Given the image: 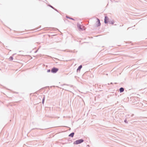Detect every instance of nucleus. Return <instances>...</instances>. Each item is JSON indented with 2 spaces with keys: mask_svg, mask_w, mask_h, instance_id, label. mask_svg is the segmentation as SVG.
<instances>
[{
  "mask_svg": "<svg viewBox=\"0 0 147 147\" xmlns=\"http://www.w3.org/2000/svg\"><path fill=\"white\" fill-rule=\"evenodd\" d=\"M84 142L83 140L82 139H80L77 140L76 141L74 142V144H80L81 143Z\"/></svg>",
  "mask_w": 147,
  "mask_h": 147,
  "instance_id": "1",
  "label": "nucleus"
},
{
  "mask_svg": "<svg viewBox=\"0 0 147 147\" xmlns=\"http://www.w3.org/2000/svg\"><path fill=\"white\" fill-rule=\"evenodd\" d=\"M58 70V68L54 67L51 69V71L53 73H56Z\"/></svg>",
  "mask_w": 147,
  "mask_h": 147,
  "instance_id": "2",
  "label": "nucleus"
},
{
  "mask_svg": "<svg viewBox=\"0 0 147 147\" xmlns=\"http://www.w3.org/2000/svg\"><path fill=\"white\" fill-rule=\"evenodd\" d=\"M97 21L96 22V26L97 27L99 26L100 25V21L99 19L97 18Z\"/></svg>",
  "mask_w": 147,
  "mask_h": 147,
  "instance_id": "3",
  "label": "nucleus"
},
{
  "mask_svg": "<svg viewBox=\"0 0 147 147\" xmlns=\"http://www.w3.org/2000/svg\"><path fill=\"white\" fill-rule=\"evenodd\" d=\"M78 27L80 29L83 30L85 29L84 27L81 25H78Z\"/></svg>",
  "mask_w": 147,
  "mask_h": 147,
  "instance_id": "4",
  "label": "nucleus"
},
{
  "mask_svg": "<svg viewBox=\"0 0 147 147\" xmlns=\"http://www.w3.org/2000/svg\"><path fill=\"white\" fill-rule=\"evenodd\" d=\"M109 20V18H108L107 16H105V23L106 24L107 23H108V20Z\"/></svg>",
  "mask_w": 147,
  "mask_h": 147,
  "instance_id": "5",
  "label": "nucleus"
},
{
  "mask_svg": "<svg viewBox=\"0 0 147 147\" xmlns=\"http://www.w3.org/2000/svg\"><path fill=\"white\" fill-rule=\"evenodd\" d=\"M124 90V89L123 88L121 87L119 89V91L120 92H123Z\"/></svg>",
  "mask_w": 147,
  "mask_h": 147,
  "instance_id": "6",
  "label": "nucleus"
},
{
  "mask_svg": "<svg viewBox=\"0 0 147 147\" xmlns=\"http://www.w3.org/2000/svg\"><path fill=\"white\" fill-rule=\"evenodd\" d=\"M82 67V65H80V66H79V67L77 69V71H80Z\"/></svg>",
  "mask_w": 147,
  "mask_h": 147,
  "instance_id": "7",
  "label": "nucleus"
},
{
  "mask_svg": "<svg viewBox=\"0 0 147 147\" xmlns=\"http://www.w3.org/2000/svg\"><path fill=\"white\" fill-rule=\"evenodd\" d=\"M74 133H72L69 135V137H73L74 136Z\"/></svg>",
  "mask_w": 147,
  "mask_h": 147,
  "instance_id": "8",
  "label": "nucleus"
},
{
  "mask_svg": "<svg viewBox=\"0 0 147 147\" xmlns=\"http://www.w3.org/2000/svg\"><path fill=\"white\" fill-rule=\"evenodd\" d=\"M109 23L110 24H113L114 23V22L113 20H112V21H109Z\"/></svg>",
  "mask_w": 147,
  "mask_h": 147,
  "instance_id": "9",
  "label": "nucleus"
},
{
  "mask_svg": "<svg viewBox=\"0 0 147 147\" xmlns=\"http://www.w3.org/2000/svg\"><path fill=\"white\" fill-rule=\"evenodd\" d=\"M45 99V96H44V97H43V98L42 99V103L43 104H44V102Z\"/></svg>",
  "mask_w": 147,
  "mask_h": 147,
  "instance_id": "10",
  "label": "nucleus"
},
{
  "mask_svg": "<svg viewBox=\"0 0 147 147\" xmlns=\"http://www.w3.org/2000/svg\"><path fill=\"white\" fill-rule=\"evenodd\" d=\"M9 59H10V60L12 61V60H13V57H12L11 56V57H10Z\"/></svg>",
  "mask_w": 147,
  "mask_h": 147,
  "instance_id": "11",
  "label": "nucleus"
},
{
  "mask_svg": "<svg viewBox=\"0 0 147 147\" xmlns=\"http://www.w3.org/2000/svg\"><path fill=\"white\" fill-rule=\"evenodd\" d=\"M128 116H130L131 117H133L134 116V114H131V115H128Z\"/></svg>",
  "mask_w": 147,
  "mask_h": 147,
  "instance_id": "12",
  "label": "nucleus"
},
{
  "mask_svg": "<svg viewBox=\"0 0 147 147\" xmlns=\"http://www.w3.org/2000/svg\"><path fill=\"white\" fill-rule=\"evenodd\" d=\"M66 18H69V19H71V20H74V19L73 18H70L69 17H68V16H66Z\"/></svg>",
  "mask_w": 147,
  "mask_h": 147,
  "instance_id": "13",
  "label": "nucleus"
},
{
  "mask_svg": "<svg viewBox=\"0 0 147 147\" xmlns=\"http://www.w3.org/2000/svg\"><path fill=\"white\" fill-rule=\"evenodd\" d=\"M124 122L126 123H128V122L127 121V120L126 119H125V120H124Z\"/></svg>",
  "mask_w": 147,
  "mask_h": 147,
  "instance_id": "14",
  "label": "nucleus"
},
{
  "mask_svg": "<svg viewBox=\"0 0 147 147\" xmlns=\"http://www.w3.org/2000/svg\"><path fill=\"white\" fill-rule=\"evenodd\" d=\"M50 7H51V8H52L53 9H54V8L53 7V6L50 5Z\"/></svg>",
  "mask_w": 147,
  "mask_h": 147,
  "instance_id": "15",
  "label": "nucleus"
},
{
  "mask_svg": "<svg viewBox=\"0 0 147 147\" xmlns=\"http://www.w3.org/2000/svg\"><path fill=\"white\" fill-rule=\"evenodd\" d=\"M50 71V69H49L47 70V72H49Z\"/></svg>",
  "mask_w": 147,
  "mask_h": 147,
  "instance_id": "16",
  "label": "nucleus"
},
{
  "mask_svg": "<svg viewBox=\"0 0 147 147\" xmlns=\"http://www.w3.org/2000/svg\"><path fill=\"white\" fill-rule=\"evenodd\" d=\"M54 9L55 10H56V11H57V9H55V8H54Z\"/></svg>",
  "mask_w": 147,
  "mask_h": 147,
  "instance_id": "17",
  "label": "nucleus"
}]
</instances>
